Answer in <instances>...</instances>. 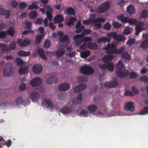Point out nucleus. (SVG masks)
Here are the masks:
<instances>
[{
	"instance_id": "obj_45",
	"label": "nucleus",
	"mask_w": 148,
	"mask_h": 148,
	"mask_svg": "<svg viewBox=\"0 0 148 148\" xmlns=\"http://www.w3.org/2000/svg\"><path fill=\"white\" fill-rule=\"evenodd\" d=\"M113 58V56L111 54H108L103 58V60L105 62L112 60Z\"/></svg>"
},
{
	"instance_id": "obj_57",
	"label": "nucleus",
	"mask_w": 148,
	"mask_h": 148,
	"mask_svg": "<svg viewBox=\"0 0 148 148\" xmlns=\"http://www.w3.org/2000/svg\"><path fill=\"white\" fill-rule=\"evenodd\" d=\"M88 112L86 110H82L79 113V115H83L84 117H86L88 116Z\"/></svg>"
},
{
	"instance_id": "obj_22",
	"label": "nucleus",
	"mask_w": 148,
	"mask_h": 148,
	"mask_svg": "<svg viewBox=\"0 0 148 148\" xmlns=\"http://www.w3.org/2000/svg\"><path fill=\"white\" fill-rule=\"evenodd\" d=\"M45 101L47 105L46 106L47 108L49 109L50 110L52 109L54 107L50 99H45Z\"/></svg>"
},
{
	"instance_id": "obj_51",
	"label": "nucleus",
	"mask_w": 148,
	"mask_h": 148,
	"mask_svg": "<svg viewBox=\"0 0 148 148\" xmlns=\"http://www.w3.org/2000/svg\"><path fill=\"white\" fill-rule=\"evenodd\" d=\"M43 36V35H38L37 36L36 38V42L37 44H38L40 43Z\"/></svg>"
},
{
	"instance_id": "obj_14",
	"label": "nucleus",
	"mask_w": 148,
	"mask_h": 148,
	"mask_svg": "<svg viewBox=\"0 0 148 148\" xmlns=\"http://www.w3.org/2000/svg\"><path fill=\"white\" fill-rule=\"evenodd\" d=\"M70 88V85L67 83H64L60 84L58 87L59 91H65Z\"/></svg>"
},
{
	"instance_id": "obj_23",
	"label": "nucleus",
	"mask_w": 148,
	"mask_h": 148,
	"mask_svg": "<svg viewBox=\"0 0 148 148\" xmlns=\"http://www.w3.org/2000/svg\"><path fill=\"white\" fill-rule=\"evenodd\" d=\"M116 45L113 43H108L106 45L103 47V49L104 50H109L110 49L115 48Z\"/></svg>"
},
{
	"instance_id": "obj_26",
	"label": "nucleus",
	"mask_w": 148,
	"mask_h": 148,
	"mask_svg": "<svg viewBox=\"0 0 148 148\" xmlns=\"http://www.w3.org/2000/svg\"><path fill=\"white\" fill-rule=\"evenodd\" d=\"M0 47H1L0 50L3 53L8 52L10 51L9 47L3 43H0Z\"/></svg>"
},
{
	"instance_id": "obj_28",
	"label": "nucleus",
	"mask_w": 148,
	"mask_h": 148,
	"mask_svg": "<svg viewBox=\"0 0 148 148\" xmlns=\"http://www.w3.org/2000/svg\"><path fill=\"white\" fill-rule=\"evenodd\" d=\"M88 47L92 49H97L98 48V45L94 43L90 42L88 44Z\"/></svg>"
},
{
	"instance_id": "obj_60",
	"label": "nucleus",
	"mask_w": 148,
	"mask_h": 148,
	"mask_svg": "<svg viewBox=\"0 0 148 148\" xmlns=\"http://www.w3.org/2000/svg\"><path fill=\"white\" fill-rule=\"evenodd\" d=\"M34 31L32 30H26L23 31L22 33L23 35H25L30 33H34Z\"/></svg>"
},
{
	"instance_id": "obj_61",
	"label": "nucleus",
	"mask_w": 148,
	"mask_h": 148,
	"mask_svg": "<svg viewBox=\"0 0 148 148\" xmlns=\"http://www.w3.org/2000/svg\"><path fill=\"white\" fill-rule=\"evenodd\" d=\"M77 80L79 82H82L85 81L86 78L83 76H79L77 78Z\"/></svg>"
},
{
	"instance_id": "obj_42",
	"label": "nucleus",
	"mask_w": 148,
	"mask_h": 148,
	"mask_svg": "<svg viewBox=\"0 0 148 148\" xmlns=\"http://www.w3.org/2000/svg\"><path fill=\"white\" fill-rule=\"evenodd\" d=\"M133 31L132 28L129 27H127L124 31V34L125 35H128L131 34Z\"/></svg>"
},
{
	"instance_id": "obj_4",
	"label": "nucleus",
	"mask_w": 148,
	"mask_h": 148,
	"mask_svg": "<svg viewBox=\"0 0 148 148\" xmlns=\"http://www.w3.org/2000/svg\"><path fill=\"white\" fill-rule=\"evenodd\" d=\"M99 67L101 69H108L110 71H113L114 69V64L111 62H107L99 65Z\"/></svg>"
},
{
	"instance_id": "obj_62",
	"label": "nucleus",
	"mask_w": 148,
	"mask_h": 148,
	"mask_svg": "<svg viewBox=\"0 0 148 148\" xmlns=\"http://www.w3.org/2000/svg\"><path fill=\"white\" fill-rule=\"evenodd\" d=\"M111 28V25L108 23L105 24L103 28L105 29L109 30Z\"/></svg>"
},
{
	"instance_id": "obj_30",
	"label": "nucleus",
	"mask_w": 148,
	"mask_h": 148,
	"mask_svg": "<svg viewBox=\"0 0 148 148\" xmlns=\"http://www.w3.org/2000/svg\"><path fill=\"white\" fill-rule=\"evenodd\" d=\"M90 54V52L89 51H84L80 53V57L82 58H87Z\"/></svg>"
},
{
	"instance_id": "obj_64",
	"label": "nucleus",
	"mask_w": 148,
	"mask_h": 148,
	"mask_svg": "<svg viewBox=\"0 0 148 148\" xmlns=\"http://www.w3.org/2000/svg\"><path fill=\"white\" fill-rule=\"evenodd\" d=\"M116 112L113 110H111L109 112V113L108 112L107 113V115L109 117H111L112 116H114L116 115Z\"/></svg>"
},
{
	"instance_id": "obj_55",
	"label": "nucleus",
	"mask_w": 148,
	"mask_h": 148,
	"mask_svg": "<svg viewBox=\"0 0 148 148\" xmlns=\"http://www.w3.org/2000/svg\"><path fill=\"white\" fill-rule=\"evenodd\" d=\"M137 22V21L136 19L132 18L128 19L127 23H128L130 25L135 24Z\"/></svg>"
},
{
	"instance_id": "obj_32",
	"label": "nucleus",
	"mask_w": 148,
	"mask_h": 148,
	"mask_svg": "<svg viewBox=\"0 0 148 148\" xmlns=\"http://www.w3.org/2000/svg\"><path fill=\"white\" fill-rule=\"evenodd\" d=\"M65 52V50L63 48L59 49L56 52V56L59 57H61L62 56L64 53Z\"/></svg>"
},
{
	"instance_id": "obj_38",
	"label": "nucleus",
	"mask_w": 148,
	"mask_h": 148,
	"mask_svg": "<svg viewBox=\"0 0 148 148\" xmlns=\"http://www.w3.org/2000/svg\"><path fill=\"white\" fill-rule=\"evenodd\" d=\"M145 30V28L143 27H140L138 26H136L135 27L136 34L138 35L143 30Z\"/></svg>"
},
{
	"instance_id": "obj_33",
	"label": "nucleus",
	"mask_w": 148,
	"mask_h": 148,
	"mask_svg": "<svg viewBox=\"0 0 148 148\" xmlns=\"http://www.w3.org/2000/svg\"><path fill=\"white\" fill-rule=\"evenodd\" d=\"M38 3L37 1L34 2L31 5L28 6V8L29 10L34 9H38L39 8L38 6L37 5Z\"/></svg>"
},
{
	"instance_id": "obj_7",
	"label": "nucleus",
	"mask_w": 148,
	"mask_h": 148,
	"mask_svg": "<svg viewBox=\"0 0 148 148\" xmlns=\"http://www.w3.org/2000/svg\"><path fill=\"white\" fill-rule=\"evenodd\" d=\"M3 76L6 77H8L14 74V72L12 71L11 68L9 66H7V64H5V67L3 70Z\"/></svg>"
},
{
	"instance_id": "obj_52",
	"label": "nucleus",
	"mask_w": 148,
	"mask_h": 148,
	"mask_svg": "<svg viewBox=\"0 0 148 148\" xmlns=\"http://www.w3.org/2000/svg\"><path fill=\"white\" fill-rule=\"evenodd\" d=\"M106 52L108 54H117V49L114 48L107 50Z\"/></svg>"
},
{
	"instance_id": "obj_59",
	"label": "nucleus",
	"mask_w": 148,
	"mask_h": 148,
	"mask_svg": "<svg viewBox=\"0 0 148 148\" xmlns=\"http://www.w3.org/2000/svg\"><path fill=\"white\" fill-rule=\"evenodd\" d=\"M92 38L90 37L86 36L83 39V41L84 42H90L92 40Z\"/></svg>"
},
{
	"instance_id": "obj_21",
	"label": "nucleus",
	"mask_w": 148,
	"mask_h": 148,
	"mask_svg": "<svg viewBox=\"0 0 148 148\" xmlns=\"http://www.w3.org/2000/svg\"><path fill=\"white\" fill-rule=\"evenodd\" d=\"M59 40L60 42L63 43L67 42L69 43L70 41L69 37L67 35H65L61 37Z\"/></svg>"
},
{
	"instance_id": "obj_43",
	"label": "nucleus",
	"mask_w": 148,
	"mask_h": 148,
	"mask_svg": "<svg viewBox=\"0 0 148 148\" xmlns=\"http://www.w3.org/2000/svg\"><path fill=\"white\" fill-rule=\"evenodd\" d=\"M148 16V10H145L142 11V13L140 15V18H147Z\"/></svg>"
},
{
	"instance_id": "obj_12",
	"label": "nucleus",
	"mask_w": 148,
	"mask_h": 148,
	"mask_svg": "<svg viewBox=\"0 0 148 148\" xmlns=\"http://www.w3.org/2000/svg\"><path fill=\"white\" fill-rule=\"evenodd\" d=\"M118 84V82L116 79H113V81L111 82H106L104 83L105 86L109 88L114 87H116Z\"/></svg>"
},
{
	"instance_id": "obj_11",
	"label": "nucleus",
	"mask_w": 148,
	"mask_h": 148,
	"mask_svg": "<svg viewBox=\"0 0 148 148\" xmlns=\"http://www.w3.org/2000/svg\"><path fill=\"white\" fill-rule=\"evenodd\" d=\"M39 93H30L29 97L34 102H38L40 97Z\"/></svg>"
},
{
	"instance_id": "obj_27",
	"label": "nucleus",
	"mask_w": 148,
	"mask_h": 148,
	"mask_svg": "<svg viewBox=\"0 0 148 148\" xmlns=\"http://www.w3.org/2000/svg\"><path fill=\"white\" fill-rule=\"evenodd\" d=\"M71 109L66 107H64L60 110V112L64 114H66L72 111Z\"/></svg>"
},
{
	"instance_id": "obj_41",
	"label": "nucleus",
	"mask_w": 148,
	"mask_h": 148,
	"mask_svg": "<svg viewBox=\"0 0 148 148\" xmlns=\"http://www.w3.org/2000/svg\"><path fill=\"white\" fill-rule=\"evenodd\" d=\"M112 25L114 29H118L120 28L121 27L122 24L118 22L114 21L112 23Z\"/></svg>"
},
{
	"instance_id": "obj_50",
	"label": "nucleus",
	"mask_w": 148,
	"mask_h": 148,
	"mask_svg": "<svg viewBox=\"0 0 148 148\" xmlns=\"http://www.w3.org/2000/svg\"><path fill=\"white\" fill-rule=\"evenodd\" d=\"M125 48V46H122L121 47H120L119 49H117V54H121L123 52Z\"/></svg>"
},
{
	"instance_id": "obj_18",
	"label": "nucleus",
	"mask_w": 148,
	"mask_h": 148,
	"mask_svg": "<svg viewBox=\"0 0 148 148\" xmlns=\"http://www.w3.org/2000/svg\"><path fill=\"white\" fill-rule=\"evenodd\" d=\"M76 21L77 18L76 17H71L69 18V21L66 23V25L70 27L72 26H73L74 25Z\"/></svg>"
},
{
	"instance_id": "obj_44",
	"label": "nucleus",
	"mask_w": 148,
	"mask_h": 148,
	"mask_svg": "<svg viewBox=\"0 0 148 148\" xmlns=\"http://www.w3.org/2000/svg\"><path fill=\"white\" fill-rule=\"evenodd\" d=\"M129 77L131 79H135L138 77V74L132 71L130 73L129 72Z\"/></svg>"
},
{
	"instance_id": "obj_56",
	"label": "nucleus",
	"mask_w": 148,
	"mask_h": 148,
	"mask_svg": "<svg viewBox=\"0 0 148 148\" xmlns=\"http://www.w3.org/2000/svg\"><path fill=\"white\" fill-rule=\"evenodd\" d=\"M58 97L59 100L61 101L63 100L66 97V95H63V93H59Z\"/></svg>"
},
{
	"instance_id": "obj_54",
	"label": "nucleus",
	"mask_w": 148,
	"mask_h": 148,
	"mask_svg": "<svg viewBox=\"0 0 148 148\" xmlns=\"http://www.w3.org/2000/svg\"><path fill=\"white\" fill-rule=\"evenodd\" d=\"M135 42V40L134 38L129 40L126 42V44L129 45H131L134 44Z\"/></svg>"
},
{
	"instance_id": "obj_47",
	"label": "nucleus",
	"mask_w": 148,
	"mask_h": 148,
	"mask_svg": "<svg viewBox=\"0 0 148 148\" xmlns=\"http://www.w3.org/2000/svg\"><path fill=\"white\" fill-rule=\"evenodd\" d=\"M94 22V21L92 18H90L89 19L84 20L82 23L83 24L85 25H89Z\"/></svg>"
},
{
	"instance_id": "obj_20",
	"label": "nucleus",
	"mask_w": 148,
	"mask_h": 148,
	"mask_svg": "<svg viewBox=\"0 0 148 148\" xmlns=\"http://www.w3.org/2000/svg\"><path fill=\"white\" fill-rule=\"evenodd\" d=\"M127 11L130 15H132L135 13V9L133 5H130L127 8Z\"/></svg>"
},
{
	"instance_id": "obj_34",
	"label": "nucleus",
	"mask_w": 148,
	"mask_h": 148,
	"mask_svg": "<svg viewBox=\"0 0 148 148\" xmlns=\"http://www.w3.org/2000/svg\"><path fill=\"white\" fill-rule=\"evenodd\" d=\"M31 39L27 38L25 39L23 41L22 47L27 46L31 43Z\"/></svg>"
},
{
	"instance_id": "obj_2",
	"label": "nucleus",
	"mask_w": 148,
	"mask_h": 148,
	"mask_svg": "<svg viewBox=\"0 0 148 148\" xmlns=\"http://www.w3.org/2000/svg\"><path fill=\"white\" fill-rule=\"evenodd\" d=\"M109 36L112 37L114 40L119 42H124L126 39L123 35L118 34L115 32L110 33Z\"/></svg>"
},
{
	"instance_id": "obj_39",
	"label": "nucleus",
	"mask_w": 148,
	"mask_h": 148,
	"mask_svg": "<svg viewBox=\"0 0 148 148\" xmlns=\"http://www.w3.org/2000/svg\"><path fill=\"white\" fill-rule=\"evenodd\" d=\"M138 114L141 115L148 114V106L144 107Z\"/></svg>"
},
{
	"instance_id": "obj_53",
	"label": "nucleus",
	"mask_w": 148,
	"mask_h": 148,
	"mask_svg": "<svg viewBox=\"0 0 148 148\" xmlns=\"http://www.w3.org/2000/svg\"><path fill=\"white\" fill-rule=\"evenodd\" d=\"M16 43L15 41L11 42L9 44V48L10 51L11 49L14 50L16 47Z\"/></svg>"
},
{
	"instance_id": "obj_29",
	"label": "nucleus",
	"mask_w": 148,
	"mask_h": 148,
	"mask_svg": "<svg viewBox=\"0 0 148 148\" xmlns=\"http://www.w3.org/2000/svg\"><path fill=\"white\" fill-rule=\"evenodd\" d=\"M38 16L37 12L35 10H33L31 11L29 14V16L30 18L32 20L36 18Z\"/></svg>"
},
{
	"instance_id": "obj_24",
	"label": "nucleus",
	"mask_w": 148,
	"mask_h": 148,
	"mask_svg": "<svg viewBox=\"0 0 148 148\" xmlns=\"http://www.w3.org/2000/svg\"><path fill=\"white\" fill-rule=\"evenodd\" d=\"M97 41L98 43H102L109 42L110 40L108 38L105 37H101L97 39Z\"/></svg>"
},
{
	"instance_id": "obj_31",
	"label": "nucleus",
	"mask_w": 148,
	"mask_h": 148,
	"mask_svg": "<svg viewBox=\"0 0 148 148\" xmlns=\"http://www.w3.org/2000/svg\"><path fill=\"white\" fill-rule=\"evenodd\" d=\"M64 20L62 16L60 14L56 16L54 18L55 23H59L62 22Z\"/></svg>"
},
{
	"instance_id": "obj_15",
	"label": "nucleus",
	"mask_w": 148,
	"mask_h": 148,
	"mask_svg": "<svg viewBox=\"0 0 148 148\" xmlns=\"http://www.w3.org/2000/svg\"><path fill=\"white\" fill-rule=\"evenodd\" d=\"M57 81V77L55 76H53L47 79L46 82L48 84H53L56 83Z\"/></svg>"
},
{
	"instance_id": "obj_19",
	"label": "nucleus",
	"mask_w": 148,
	"mask_h": 148,
	"mask_svg": "<svg viewBox=\"0 0 148 148\" xmlns=\"http://www.w3.org/2000/svg\"><path fill=\"white\" fill-rule=\"evenodd\" d=\"M38 53L40 57L43 60H46L47 57L45 54V52L42 49L40 48L38 49Z\"/></svg>"
},
{
	"instance_id": "obj_3",
	"label": "nucleus",
	"mask_w": 148,
	"mask_h": 148,
	"mask_svg": "<svg viewBox=\"0 0 148 148\" xmlns=\"http://www.w3.org/2000/svg\"><path fill=\"white\" fill-rule=\"evenodd\" d=\"M110 7V3L108 2H106L99 5L97 10L99 13L102 14L107 11Z\"/></svg>"
},
{
	"instance_id": "obj_48",
	"label": "nucleus",
	"mask_w": 148,
	"mask_h": 148,
	"mask_svg": "<svg viewBox=\"0 0 148 148\" xmlns=\"http://www.w3.org/2000/svg\"><path fill=\"white\" fill-rule=\"evenodd\" d=\"M139 80L144 83H148V77L146 75H144L140 77Z\"/></svg>"
},
{
	"instance_id": "obj_37",
	"label": "nucleus",
	"mask_w": 148,
	"mask_h": 148,
	"mask_svg": "<svg viewBox=\"0 0 148 148\" xmlns=\"http://www.w3.org/2000/svg\"><path fill=\"white\" fill-rule=\"evenodd\" d=\"M140 47L143 49H146L148 48V41L146 40L142 42Z\"/></svg>"
},
{
	"instance_id": "obj_58",
	"label": "nucleus",
	"mask_w": 148,
	"mask_h": 148,
	"mask_svg": "<svg viewBox=\"0 0 148 148\" xmlns=\"http://www.w3.org/2000/svg\"><path fill=\"white\" fill-rule=\"evenodd\" d=\"M51 44L50 41L48 40H46L44 43V47L45 48L48 49L50 46Z\"/></svg>"
},
{
	"instance_id": "obj_35",
	"label": "nucleus",
	"mask_w": 148,
	"mask_h": 148,
	"mask_svg": "<svg viewBox=\"0 0 148 148\" xmlns=\"http://www.w3.org/2000/svg\"><path fill=\"white\" fill-rule=\"evenodd\" d=\"M97 106L94 105H92L89 106L88 107V110L91 113L94 112L97 110Z\"/></svg>"
},
{
	"instance_id": "obj_49",
	"label": "nucleus",
	"mask_w": 148,
	"mask_h": 148,
	"mask_svg": "<svg viewBox=\"0 0 148 148\" xmlns=\"http://www.w3.org/2000/svg\"><path fill=\"white\" fill-rule=\"evenodd\" d=\"M14 29L12 27H10L7 31V33L9 36H11L12 37L14 36Z\"/></svg>"
},
{
	"instance_id": "obj_25",
	"label": "nucleus",
	"mask_w": 148,
	"mask_h": 148,
	"mask_svg": "<svg viewBox=\"0 0 148 148\" xmlns=\"http://www.w3.org/2000/svg\"><path fill=\"white\" fill-rule=\"evenodd\" d=\"M121 57L124 61L129 60L131 58L130 56L127 51H124L121 54Z\"/></svg>"
},
{
	"instance_id": "obj_17",
	"label": "nucleus",
	"mask_w": 148,
	"mask_h": 148,
	"mask_svg": "<svg viewBox=\"0 0 148 148\" xmlns=\"http://www.w3.org/2000/svg\"><path fill=\"white\" fill-rule=\"evenodd\" d=\"M29 68L27 66L21 67L18 70L19 73L21 75H25L27 73Z\"/></svg>"
},
{
	"instance_id": "obj_40",
	"label": "nucleus",
	"mask_w": 148,
	"mask_h": 148,
	"mask_svg": "<svg viewBox=\"0 0 148 148\" xmlns=\"http://www.w3.org/2000/svg\"><path fill=\"white\" fill-rule=\"evenodd\" d=\"M67 13L70 15H75V11L74 9L71 7L68 8L66 10Z\"/></svg>"
},
{
	"instance_id": "obj_63",
	"label": "nucleus",
	"mask_w": 148,
	"mask_h": 148,
	"mask_svg": "<svg viewBox=\"0 0 148 148\" xmlns=\"http://www.w3.org/2000/svg\"><path fill=\"white\" fill-rule=\"evenodd\" d=\"M43 22V19L40 18H38L36 21L34 22L36 24L41 25L42 24Z\"/></svg>"
},
{
	"instance_id": "obj_36",
	"label": "nucleus",
	"mask_w": 148,
	"mask_h": 148,
	"mask_svg": "<svg viewBox=\"0 0 148 148\" xmlns=\"http://www.w3.org/2000/svg\"><path fill=\"white\" fill-rule=\"evenodd\" d=\"M116 67L119 70L124 69L125 66L121 61L119 60V61L116 64Z\"/></svg>"
},
{
	"instance_id": "obj_10",
	"label": "nucleus",
	"mask_w": 148,
	"mask_h": 148,
	"mask_svg": "<svg viewBox=\"0 0 148 148\" xmlns=\"http://www.w3.org/2000/svg\"><path fill=\"white\" fill-rule=\"evenodd\" d=\"M42 81L39 77H35L32 79L30 82V85L32 86L36 87L40 85Z\"/></svg>"
},
{
	"instance_id": "obj_9",
	"label": "nucleus",
	"mask_w": 148,
	"mask_h": 148,
	"mask_svg": "<svg viewBox=\"0 0 148 148\" xmlns=\"http://www.w3.org/2000/svg\"><path fill=\"white\" fill-rule=\"evenodd\" d=\"M123 70V71L120 70L116 71V75L118 77L120 78H124L127 77L129 75V72L128 71L124 70V69Z\"/></svg>"
},
{
	"instance_id": "obj_16",
	"label": "nucleus",
	"mask_w": 148,
	"mask_h": 148,
	"mask_svg": "<svg viewBox=\"0 0 148 148\" xmlns=\"http://www.w3.org/2000/svg\"><path fill=\"white\" fill-rule=\"evenodd\" d=\"M0 14L5 16V18H8L10 16V12L8 10H4L3 8H0Z\"/></svg>"
},
{
	"instance_id": "obj_5",
	"label": "nucleus",
	"mask_w": 148,
	"mask_h": 148,
	"mask_svg": "<svg viewBox=\"0 0 148 148\" xmlns=\"http://www.w3.org/2000/svg\"><path fill=\"white\" fill-rule=\"evenodd\" d=\"M28 102H30V100L27 97L25 99L21 96L17 97L15 100V103L17 105H25Z\"/></svg>"
},
{
	"instance_id": "obj_13",
	"label": "nucleus",
	"mask_w": 148,
	"mask_h": 148,
	"mask_svg": "<svg viewBox=\"0 0 148 148\" xmlns=\"http://www.w3.org/2000/svg\"><path fill=\"white\" fill-rule=\"evenodd\" d=\"M86 85L84 84H81L75 86L73 89L74 92H79L86 88Z\"/></svg>"
},
{
	"instance_id": "obj_8",
	"label": "nucleus",
	"mask_w": 148,
	"mask_h": 148,
	"mask_svg": "<svg viewBox=\"0 0 148 148\" xmlns=\"http://www.w3.org/2000/svg\"><path fill=\"white\" fill-rule=\"evenodd\" d=\"M32 70L34 73L38 74L42 72L43 68L40 64H36L33 66Z\"/></svg>"
},
{
	"instance_id": "obj_1",
	"label": "nucleus",
	"mask_w": 148,
	"mask_h": 148,
	"mask_svg": "<svg viewBox=\"0 0 148 148\" xmlns=\"http://www.w3.org/2000/svg\"><path fill=\"white\" fill-rule=\"evenodd\" d=\"M80 72L85 75H90L94 72V69L90 66L86 64L80 67Z\"/></svg>"
},
{
	"instance_id": "obj_46",
	"label": "nucleus",
	"mask_w": 148,
	"mask_h": 148,
	"mask_svg": "<svg viewBox=\"0 0 148 148\" xmlns=\"http://www.w3.org/2000/svg\"><path fill=\"white\" fill-rule=\"evenodd\" d=\"M15 62L18 66L23 65L25 64L24 62L19 58H17L15 60Z\"/></svg>"
},
{
	"instance_id": "obj_6",
	"label": "nucleus",
	"mask_w": 148,
	"mask_h": 148,
	"mask_svg": "<svg viewBox=\"0 0 148 148\" xmlns=\"http://www.w3.org/2000/svg\"><path fill=\"white\" fill-rule=\"evenodd\" d=\"M134 103L131 101L125 103L124 110L126 111L134 112L135 110Z\"/></svg>"
}]
</instances>
